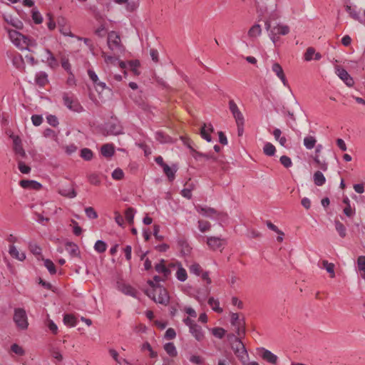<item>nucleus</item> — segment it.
<instances>
[{
  "label": "nucleus",
  "mask_w": 365,
  "mask_h": 365,
  "mask_svg": "<svg viewBox=\"0 0 365 365\" xmlns=\"http://www.w3.org/2000/svg\"><path fill=\"white\" fill-rule=\"evenodd\" d=\"M118 288L125 294L137 297L138 292L131 286L125 284H119Z\"/></svg>",
  "instance_id": "18"
},
{
  "label": "nucleus",
  "mask_w": 365,
  "mask_h": 365,
  "mask_svg": "<svg viewBox=\"0 0 365 365\" xmlns=\"http://www.w3.org/2000/svg\"><path fill=\"white\" fill-rule=\"evenodd\" d=\"M231 348L236 356L242 363L247 362L248 359V354L240 339H236V341H232Z\"/></svg>",
  "instance_id": "4"
},
{
  "label": "nucleus",
  "mask_w": 365,
  "mask_h": 365,
  "mask_svg": "<svg viewBox=\"0 0 365 365\" xmlns=\"http://www.w3.org/2000/svg\"><path fill=\"white\" fill-rule=\"evenodd\" d=\"M155 139L161 143H165L169 142L170 137L162 132H157L155 133Z\"/></svg>",
  "instance_id": "47"
},
{
  "label": "nucleus",
  "mask_w": 365,
  "mask_h": 365,
  "mask_svg": "<svg viewBox=\"0 0 365 365\" xmlns=\"http://www.w3.org/2000/svg\"><path fill=\"white\" fill-rule=\"evenodd\" d=\"M14 321L19 329H27L29 323L26 311L21 308L16 309L14 311Z\"/></svg>",
  "instance_id": "5"
},
{
  "label": "nucleus",
  "mask_w": 365,
  "mask_h": 365,
  "mask_svg": "<svg viewBox=\"0 0 365 365\" xmlns=\"http://www.w3.org/2000/svg\"><path fill=\"white\" fill-rule=\"evenodd\" d=\"M47 122L53 127H56L58 125V120L56 115H49L46 118Z\"/></svg>",
  "instance_id": "56"
},
{
  "label": "nucleus",
  "mask_w": 365,
  "mask_h": 365,
  "mask_svg": "<svg viewBox=\"0 0 365 365\" xmlns=\"http://www.w3.org/2000/svg\"><path fill=\"white\" fill-rule=\"evenodd\" d=\"M164 349L168 355L170 356H175L177 355V351L173 343L169 342L164 345Z\"/></svg>",
  "instance_id": "36"
},
{
  "label": "nucleus",
  "mask_w": 365,
  "mask_h": 365,
  "mask_svg": "<svg viewBox=\"0 0 365 365\" xmlns=\"http://www.w3.org/2000/svg\"><path fill=\"white\" fill-rule=\"evenodd\" d=\"M135 210L133 207H128L125 212V219L130 225L133 223Z\"/></svg>",
  "instance_id": "41"
},
{
  "label": "nucleus",
  "mask_w": 365,
  "mask_h": 365,
  "mask_svg": "<svg viewBox=\"0 0 365 365\" xmlns=\"http://www.w3.org/2000/svg\"><path fill=\"white\" fill-rule=\"evenodd\" d=\"M226 243L225 239H222L217 237H207V245L212 250H216L223 247Z\"/></svg>",
  "instance_id": "10"
},
{
  "label": "nucleus",
  "mask_w": 365,
  "mask_h": 365,
  "mask_svg": "<svg viewBox=\"0 0 365 365\" xmlns=\"http://www.w3.org/2000/svg\"><path fill=\"white\" fill-rule=\"evenodd\" d=\"M314 53L315 49L313 47H309L304 53L305 61H311L313 58V56L314 55Z\"/></svg>",
  "instance_id": "54"
},
{
  "label": "nucleus",
  "mask_w": 365,
  "mask_h": 365,
  "mask_svg": "<svg viewBox=\"0 0 365 365\" xmlns=\"http://www.w3.org/2000/svg\"><path fill=\"white\" fill-rule=\"evenodd\" d=\"M47 327L52 331L53 334H56L57 333L58 327L57 325L51 320L48 319L46 323Z\"/></svg>",
  "instance_id": "64"
},
{
  "label": "nucleus",
  "mask_w": 365,
  "mask_h": 365,
  "mask_svg": "<svg viewBox=\"0 0 365 365\" xmlns=\"http://www.w3.org/2000/svg\"><path fill=\"white\" fill-rule=\"evenodd\" d=\"M48 21L47 22V26L49 29V30L52 31L56 28V24L53 20V16L51 14L48 13L46 15Z\"/></svg>",
  "instance_id": "62"
},
{
  "label": "nucleus",
  "mask_w": 365,
  "mask_h": 365,
  "mask_svg": "<svg viewBox=\"0 0 365 365\" xmlns=\"http://www.w3.org/2000/svg\"><path fill=\"white\" fill-rule=\"evenodd\" d=\"M338 76L349 87L352 86L354 83L353 78L348 73V72L342 68H339L336 70Z\"/></svg>",
  "instance_id": "11"
},
{
  "label": "nucleus",
  "mask_w": 365,
  "mask_h": 365,
  "mask_svg": "<svg viewBox=\"0 0 365 365\" xmlns=\"http://www.w3.org/2000/svg\"><path fill=\"white\" fill-rule=\"evenodd\" d=\"M346 11L349 14V15L354 19H358L359 15L356 10L352 8L351 6L346 5L345 6Z\"/></svg>",
  "instance_id": "60"
},
{
  "label": "nucleus",
  "mask_w": 365,
  "mask_h": 365,
  "mask_svg": "<svg viewBox=\"0 0 365 365\" xmlns=\"http://www.w3.org/2000/svg\"><path fill=\"white\" fill-rule=\"evenodd\" d=\"M322 263L323 268H324L327 270V272L330 274V277H335L334 264L329 262L327 260H323Z\"/></svg>",
  "instance_id": "29"
},
{
  "label": "nucleus",
  "mask_w": 365,
  "mask_h": 365,
  "mask_svg": "<svg viewBox=\"0 0 365 365\" xmlns=\"http://www.w3.org/2000/svg\"><path fill=\"white\" fill-rule=\"evenodd\" d=\"M262 33L261 26L259 24L253 25L248 31V36L251 38H255Z\"/></svg>",
  "instance_id": "28"
},
{
  "label": "nucleus",
  "mask_w": 365,
  "mask_h": 365,
  "mask_svg": "<svg viewBox=\"0 0 365 365\" xmlns=\"http://www.w3.org/2000/svg\"><path fill=\"white\" fill-rule=\"evenodd\" d=\"M178 244L182 248V252H183L185 255L190 253L191 248L186 240H178Z\"/></svg>",
  "instance_id": "40"
},
{
  "label": "nucleus",
  "mask_w": 365,
  "mask_h": 365,
  "mask_svg": "<svg viewBox=\"0 0 365 365\" xmlns=\"http://www.w3.org/2000/svg\"><path fill=\"white\" fill-rule=\"evenodd\" d=\"M190 271L197 275H200L202 272L201 267L199 264L195 263L190 267Z\"/></svg>",
  "instance_id": "59"
},
{
  "label": "nucleus",
  "mask_w": 365,
  "mask_h": 365,
  "mask_svg": "<svg viewBox=\"0 0 365 365\" xmlns=\"http://www.w3.org/2000/svg\"><path fill=\"white\" fill-rule=\"evenodd\" d=\"M9 36L14 44L21 49H24V46L27 48V46L34 45L31 39L15 30H9Z\"/></svg>",
  "instance_id": "2"
},
{
  "label": "nucleus",
  "mask_w": 365,
  "mask_h": 365,
  "mask_svg": "<svg viewBox=\"0 0 365 365\" xmlns=\"http://www.w3.org/2000/svg\"><path fill=\"white\" fill-rule=\"evenodd\" d=\"M189 329L191 334L195 338L197 341H201L204 339L205 334L200 326L196 324L195 325L191 327Z\"/></svg>",
  "instance_id": "14"
},
{
  "label": "nucleus",
  "mask_w": 365,
  "mask_h": 365,
  "mask_svg": "<svg viewBox=\"0 0 365 365\" xmlns=\"http://www.w3.org/2000/svg\"><path fill=\"white\" fill-rule=\"evenodd\" d=\"M95 250L99 253H103L106 250L107 245L105 242L98 240L94 245Z\"/></svg>",
  "instance_id": "43"
},
{
  "label": "nucleus",
  "mask_w": 365,
  "mask_h": 365,
  "mask_svg": "<svg viewBox=\"0 0 365 365\" xmlns=\"http://www.w3.org/2000/svg\"><path fill=\"white\" fill-rule=\"evenodd\" d=\"M42 259L44 261V265L48 269L50 274H56V267H55L54 264L53 263V262L48 259H43L42 258Z\"/></svg>",
  "instance_id": "44"
},
{
  "label": "nucleus",
  "mask_w": 365,
  "mask_h": 365,
  "mask_svg": "<svg viewBox=\"0 0 365 365\" xmlns=\"http://www.w3.org/2000/svg\"><path fill=\"white\" fill-rule=\"evenodd\" d=\"M272 70L276 73L277 77L282 81L284 86H287V81L282 66L278 63H274L272 65Z\"/></svg>",
  "instance_id": "15"
},
{
  "label": "nucleus",
  "mask_w": 365,
  "mask_h": 365,
  "mask_svg": "<svg viewBox=\"0 0 365 365\" xmlns=\"http://www.w3.org/2000/svg\"><path fill=\"white\" fill-rule=\"evenodd\" d=\"M198 227H199V230L202 232H205L206 231L210 230V229L211 227V225L208 221L199 220L198 221Z\"/></svg>",
  "instance_id": "45"
},
{
  "label": "nucleus",
  "mask_w": 365,
  "mask_h": 365,
  "mask_svg": "<svg viewBox=\"0 0 365 365\" xmlns=\"http://www.w3.org/2000/svg\"><path fill=\"white\" fill-rule=\"evenodd\" d=\"M29 250L34 255L41 256V248L36 244H30Z\"/></svg>",
  "instance_id": "52"
},
{
  "label": "nucleus",
  "mask_w": 365,
  "mask_h": 365,
  "mask_svg": "<svg viewBox=\"0 0 365 365\" xmlns=\"http://www.w3.org/2000/svg\"><path fill=\"white\" fill-rule=\"evenodd\" d=\"M233 359L231 353L226 352L225 357L218 360L217 365H230Z\"/></svg>",
  "instance_id": "35"
},
{
  "label": "nucleus",
  "mask_w": 365,
  "mask_h": 365,
  "mask_svg": "<svg viewBox=\"0 0 365 365\" xmlns=\"http://www.w3.org/2000/svg\"><path fill=\"white\" fill-rule=\"evenodd\" d=\"M21 187L25 189H33L38 190L41 188L42 185L41 183L35 180H22L19 182Z\"/></svg>",
  "instance_id": "13"
},
{
  "label": "nucleus",
  "mask_w": 365,
  "mask_h": 365,
  "mask_svg": "<svg viewBox=\"0 0 365 365\" xmlns=\"http://www.w3.org/2000/svg\"><path fill=\"white\" fill-rule=\"evenodd\" d=\"M64 105L70 110L75 112H81L83 110L82 106L80 105L77 99L73 96H70L68 93H64L63 96Z\"/></svg>",
  "instance_id": "8"
},
{
  "label": "nucleus",
  "mask_w": 365,
  "mask_h": 365,
  "mask_svg": "<svg viewBox=\"0 0 365 365\" xmlns=\"http://www.w3.org/2000/svg\"><path fill=\"white\" fill-rule=\"evenodd\" d=\"M46 62L48 66L51 68H55L58 66V61L56 57L53 55L49 49H46Z\"/></svg>",
  "instance_id": "17"
},
{
  "label": "nucleus",
  "mask_w": 365,
  "mask_h": 365,
  "mask_svg": "<svg viewBox=\"0 0 365 365\" xmlns=\"http://www.w3.org/2000/svg\"><path fill=\"white\" fill-rule=\"evenodd\" d=\"M266 224H267V227L269 229H270L271 230L275 232L278 235H284V232L282 231H281L280 230H279L278 227L276 225H274L273 223H272L270 221H267Z\"/></svg>",
  "instance_id": "58"
},
{
  "label": "nucleus",
  "mask_w": 365,
  "mask_h": 365,
  "mask_svg": "<svg viewBox=\"0 0 365 365\" xmlns=\"http://www.w3.org/2000/svg\"><path fill=\"white\" fill-rule=\"evenodd\" d=\"M316 143L317 140L314 136H307L304 138V145L309 150L314 148Z\"/></svg>",
  "instance_id": "31"
},
{
  "label": "nucleus",
  "mask_w": 365,
  "mask_h": 365,
  "mask_svg": "<svg viewBox=\"0 0 365 365\" xmlns=\"http://www.w3.org/2000/svg\"><path fill=\"white\" fill-rule=\"evenodd\" d=\"M146 294L150 297L154 302L167 305L169 302L170 297L167 290L161 285H157L155 292H150L147 290Z\"/></svg>",
  "instance_id": "1"
},
{
  "label": "nucleus",
  "mask_w": 365,
  "mask_h": 365,
  "mask_svg": "<svg viewBox=\"0 0 365 365\" xmlns=\"http://www.w3.org/2000/svg\"><path fill=\"white\" fill-rule=\"evenodd\" d=\"M197 210L202 214L203 216L207 217H215L217 220H220L223 217H225L227 215L222 212H218L217 210L212 207H204L201 206H197Z\"/></svg>",
  "instance_id": "7"
},
{
  "label": "nucleus",
  "mask_w": 365,
  "mask_h": 365,
  "mask_svg": "<svg viewBox=\"0 0 365 365\" xmlns=\"http://www.w3.org/2000/svg\"><path fill=\"white\" fill-rule=\"evenodd\" d=\"M326 179L324 175L320 171H317L314 174V182L317 186H322L325 183Z\"/></svg>",
  "instance_id": "30"
},
{
  "label": "nucleus",
  "mask_w": 365,
  "mask_h": 365,
  "mask_svg": "<svg viewBox=\"0 0 365 365\" xmlns=\"http://www.w3.org/2000/svg\"><path fill=\"white\" fill-rule=\"evenodd\" d=\"M335 228L341 237L344 238L346 236V227L339 220L335 221Z\"/></svg>",
  "instance_id": "38"
},
{
  "label": "nucleus",
  "mask_w": 365,
  "mask_h": 365,
  "mask_svg": "<svg viewBox=\"0 0 365 365\" xmlns=\"http://www.w3.org/2000/svg\"><path fill=\"white\" fill-rule=\"evenodd\" d=\"M208 304L210 307H212V309L217 312H222V309L219 307V302L217 299H215L213 297H210L208 299Z\"/></svg>",
  "instance_id": "37"
},
{
  "label": "nucleus",
  "mask_w": 365,
  "mask_h": 365,
  "mask_svg": "<svg viewBox=\"0 0 365 365\" xmlns=\"http://www.w3.org/2000/svg\"><path fill=\"white\" fill-rule=\"evenodd\" d=\"M101 152L104 157L110 158L114 155V147L112 144H105L101 147Z\"/></svg>",
  "instance_id": "22"
},
{
  "label": "nucleus",
  "mask_w": 365,
  "mask_h": 365,
  "mask_svg": "<svg viewBox=\"0 0 365 365\" xmlns=\"http://www.w3.org/2000/svg\"><path fill=\"white\" fill-rule=\"evenodd\" d=\"M229 109L232 113V115H235L236 114L241 112L233 100H230L229 101Z\"/></svg>",
  "instance_id": "51"
},
{
  "label": "nucleus",
  "mask_w": 365,
  "mask_h": 365,
  "mask_svg": "<svg viewBox=\"0 0 365 365\" xmlns=\"http://www.w3.org/2000/svg\"><path fill=\"white\" fill-rule=\"evenodd\" d=\"M93 154L89 148H83L81 150V157L85 160H91L93 158Z\"/></svg>",
  "instance_id": "42"
},
{
  "label": "nucleus",
  "mask_w": 365,
  "mask_h": 365,
  "mask_svg": "<svg viewBox=\"0 0 365 365\" xmlns=\"http://www.w3.org/2000/svg\"><path fill=\"white\" fill-rule=\"evenodd\" d=\"M176 277L180 282L185 281L187 277L186 270L182 267L178 268L176 273Z\"/></svg>",
  "instance_id": "46"
},
{
  "label": "nucleus",
  "mask_w": 365,
  "mask_h": 365,
  "mask_svg": "<svg viewBox=\"0 0 365 365\" xmlns=\"http://www.w3.org/2000/svg\"><path fill=\"white\" fill-rule=\"evenodd\" d=\"M108 45L109 48L113 51H122L123 50L120 36L115 31H110L108 34Z\"/></svg>",
  "instance_id": "6"
},
{
  "label": "nucleus",
  "mask_w": 365,
  "mask_h": 365,
  "mask_svg": "<svg viewBox=\"0 0 365 365\" xmlns=\"http://www.w3.org/2000/svg\"><path fill=\"white\" fill-rule=\"evenodd\" d=\"M259 351L262 352L261 357L264 361L273 364H277L278 357L275 354L264 348H260Z\"/></svg>",
  "instance_id": "12"
},
{
  "label": "nucleus",
  "mask_w": 365,
  "mask_h": 365,
  "mask_svg": "<svg viewBox=\"0 0 365 365\" xmlns=\"http://www.w3.org/2000/svg\"><path fill=\"white\" fill-rule=\"evenodd\" d=\"M48 76L45 72H39L36 75V83L41 87L44 86L48 83Z\"/></svg>",
  "instance_id": "26"
},
{
  "label": "nucleus",
  "mask_w": 365,
  "mask_h": 365,
  "mask_svg": "<svg viewBox=\"0 0 365 365\" xmlns=\"http://www.w3.org/2000/svg\"><path fill=\"white\" fill-rule=\"evenodd\" d=\"M24 159H18L16 160L18 163V168L20 172L24 174H28L31 171V168L24 163Z\"/></svg>",
  "instance_id": "34"
},
{
  "label": "nucleus",
  "mask_w": 365,
  "mask_h": 365,
  "mask_svg": "<svg viewBox=\"0 0 365 365\" xmlns=\"http://www.w3.org/2000/svg\"><path fill=\"white\" fill-rule=\"evenodd\" d=\"M63 323L70 327H75L77 323L76 318L73 314H65L63 317Z\"/></svg>",
  "instance_id": "32"
},
{
  "label": "nucleus",
  "mask_w": 365,
  "mask_h": 365,
  "mask_svg": "<svg viewBox=\"0 0 365 365\" xmlns=\"http://www.w3.org/2000/svg\"><path fill=\"white\" fill-rule=\"evenodd\" d=\"M9 137L13 140L12 149L14 153L15 159H26L27 155L25 150L23 148L22 140L19 135H14L13 133L9 135Z\"/></svg>",
  "instance_id": "3"
},
{
  "label": "nucleus",
  "mask_w": 365,
  "mask_h": 365,
  "mask_svg": "<svg viewBox=\"0 0 365 365\" xmlns=\"http://www.w3.org/2000/svg\"><path fill=\"white\" fill-rule=\"evenodd\" d=\"M279 161L286 168H290L292 165L291 158L287 155L281 156Z\"/></svg>",
  "instance_id": "50"
},
{
  "label": "nucleus",
  "mask_w": 365,
  "mask_h": 365,
  "mask_svg": "<svg viewBox=\"0 0 365 365\" xmlns=\"http://www.w3.org/2000/svg\"><path fill=\"white\" fill-rule=\"evenodd\" d=\"M9 252L10 255L20 261H23L26 259V255L24 252L20 253L14 245L9 247Z\"/></svg>",
  "instance_id": "23"
},
{
  "label": "nucleus",
  "mask_w": 365,
  "mask_h": 365,
  "mask_svg": "<svg viewBox=\"0 0 365 365\" xmlns=\"http://www.w3.org/2000/svg\"><path fill=\"white\" fill-rule=\"evenodd\" d=\"M272 35H286L289 32V28L286 25H277L273 27L272 29Z\"/></svg>",
  "instance_id": "20"
},
{
  "label": "nucleus",
  "mask_w": 365,
  "mask_h": 365,
  "mask_svg": "<svg viewBox=\"0 0 365 365\" xmlns=\"http://www.w3.org/2000/svg\"><path fill=\"white\" fill-rule=\"evenodd\" d=\"M66 250L72 257H76L79 254V250L78 246L76 244L71 242H66Z\"/></svg>",
  "instance_id": "27"
},
{
  "label": "nucleus",
  "mask_w": 365,
  "mask_h": 365,
  "mask_svg": "<svg viewBox=\"0 0 365 365\" xmlns=\"http://www.w3.org/2000/svg\"><path fill=\"white\" fill-rule=\"evenodd\" d=\"M31 12H32V19H33L34 21L37 24L42 23L43 18H42L41 14L38 12V11L36 10V9H33Z\"/></svg>",
  "instance_id": "48"
},
{
  "label": "nucleus",
  "mask_w": 365,
  "mask_h": 365,
  "mask_svg": "<svg viewBox=\"0 0 365 365\" xmlns=\"http://www.w3.org/2000/svg\"><path fill=\"white\" fill-rule=\"evenodd\" d=\"M212 333L215 337L222 339L225 334V330L220 327H216L212 329Z\"/></svg>",
  "instance_id": "49"
},
{
  "label": "nucleus",
  "mask_w": 365,
  "mask_h": 365,
  "mask_svg": "<svg viewBox=\"0 0 365 365\" xmlns=\"http://www.w3.org/2000/svg\"><path fill=\"white\" fill-rule=\"evenodd\" d=\"M163 169L169 180L173 181L175 178V175L178 170L177 165H173V168H170L168 165H166L163 168Z\"/></svg>",
  "instance_id": "21"
},
{
  "label": "nucleus",
  "mask_w": 365,
  "mask_h": 365,
  "mask_svg": "<svg viewBox=\"0 0 365 365\" xmlns=\"http://www.w3.org/2000/svg\"><path fill=\"white\" fill-rule=\"evenodd\" d=\"M31 120L35 126H38L42 123L43 118L40 115H33L31 116Z\"/></svg>",
  "instance_id": "61"
},
{
  "label": "nucleus",
  "mask_w": 365,
  "mask_h": 365,
  "mask_svg": "<svg viewBox=\"0 0 365 365\" xmlns=\"http://www.w3.org/2000/svg\"><path fill=\"white\" fill-rule=\"evenodd\" d=\"M214 129L211 124L207 125L204 124L200 130V135L202 138L205 139L207 142H210L212 140V138L210 135V133L213 132Z\"/></svg>",
  "instance_id": "16"
},
{
  "label": "nucleus",
  "mask_w": 365,
  "mask_h": 365,
  "mask_svg": "<svg viewBox=\"0 0 365 365\" xmlns=\"http://www.w3.org/2000/svg\"><path fill=\"white\" fill-rule=\"evenodd\" d=\"M86 216L90 219H96L98 214L92 207H88L85 209Z\"/></svg>",
  "instance_id": "53"
},
{
  "label": "nucleus",
  "mask_w": 365,
  "mask_h": 365,
  "mask_svg": "<svg viewBox=\"0 0 365 365\" xmlns=\"http://www.w3.org/2000/svg\"><path fill=\"white\" fill-rule=\"evenodd\" d=\"M231 324L236 327L245 326V319H240L237 313H232L231 315Z\"/></svg>",
  "instance_id": "24"
},
{
  "label": "nucleus",
  "mask_w": 365,
  "mask_h": 365,
  "mask_svg": "<svg viewBox=\"0 0 365 365\" xmlns=\"http://www.w3.org/2000/svg\"><path fill=\"white\" fill-rule=\"evenodd\" d=\"M58 194L61 196L67 198H74L77 195V192L75 190L74 183H70L68 185H61L58 190Z\"/></svg>",
  "instance_id": "9"
},
{
  "label": "nucleus",
  "mask_w": 365,
  "mask_h": 365,
  "mask_svg": "<svg viewBox=\"0 0 365 365\" xmlns=\"http://www.w3.org/2000/svg\"><path fill=\"white\" fill-rule=\"evenodd\" d=\"M155 269L158 273H162L165 279H167L170 274V270L165 267L164 259H161L160 263L155 264Z\"/></svg>",
  "instance_id": "19"
},
{
  "label": "nucleus",
  "mask_w": 365,
  "mask_h": 365,
  "mask_svg": "<svg viewBox=\"0 0 365 365\" xmlns=\"http://www.w3.org/2000/svg\"><path fill=\"white\" fill-rule=\"evenodd\" d=\"M263 152L267 156H273L275 154L276 148L271 143H266L263 148Z\"/></svg>",
  "instance_id": "33"
},
{
  "label": "nucleus",
  "mask_w": 365,
  "mask_h": 365,
  "mask_svg": "<svg viewBox=\"0 0 365 365\" xmlns=\"http://www.w3.org/2000/svg\"><path fill=\"white\" fill-rule=\"evenodd\" d=\"M11 349L13 352H14L15 354H16L19 356H22L24 354V351L23 348L16 344H12L11 346Z\"/></svg>",
  "instance_id": "55"
},
{
  "label": "nucleus",
  "mask_w": 365,
  "mask_h": 365,
  "mask_svg": "<svg viewBox=\"0 0 365 365\" xmlns=\"http://www.w3.org/2000/svg\"><path fill=\"white\" fill-rule=\"evenodd\" d=\"M123 171L120 168L115 169L112 173V177L115 180H121L123 178Z\"/></svg>",
  "instance_id": "57"
},
{
  "label": "nucleus",
  "mask_w": 365,
  "mask_h": 365,
  "mask_svg": "<svg viewBox=\"0 0 365 365\" xmlns=\"http://www.w3.org/2000/svg\"><path fill=\"white\" fill-rule=\"evenodd\" d=\"M358 268L360 272H362L361 276L365 279V256H360L357 259Z\"/></svg>",
  "instance_id": "39"
},
{
  "label": "nucleus",
  "mask_w": 365,
  "mask_h": 365,
  "mask_svg": "<svg viewBox=\"0 0 365 365\" xmlns=\"http://www.w3.org/2000/svg\"><path fill=\"white\" fill-rule=\"evenodd\" d=\"M107 133L110 135H119L122 133V128L116 123H109L107 125Z\"/></svg>",
  "instance_id": "25"
},
{
  "label": "nucleus",
  "mask_w": 365,
  "mask_h": 365,
  "mask_svg": "<svg viewBox=\"0 0 365 365\" xmlns=\"http://www.w3.org/2000/svg\"><path fill=\"white\" fill-rule=\"evenodd\" d=\"M175 336V331L173 328L168 329L165 333V338L168 340L174 339Z\"/></svg>",
  "instance_id": "63"
}]
</instances>
